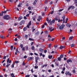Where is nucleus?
<instances>
[{
  "label": "nucleus",
  "instance_id": "49",
  "mask_svg": "<svg viewBox=\"0 0 77 77\" xmlns=\"http://www.w3.org/2000/svg\"><path fill=\"white\" fill-rule=\"evenodd\" d=\"M58 15H61V14L60 13V12H58L57 13Z\"/></svg>",
  "mask_w": 77,
  "mask_h": 77
},
{
  "label": "nucleus",
  "instance_id": "12",
  "mask_svg": "<svg viewBox=\"0 0 77 77\" xmlns=\"http://www.w3.org/2000/svg\"><path fill=\"white\" fill-rule=\"evenodd\" d=\"M73 39V36L70 37L69 38V40H72Z\"/></svg>",
  "mask_w": 77,
  "mask_h": 77
},
{
  "label": "nucleus",
  "instance_id": "5",
  "mask_svg": "<svg viewBox=\"0 0 77 77\" xmlns=\"http://www.w3.org/2000/svg\"><path fill=\"white\" fill-rule=\"evenodd\" d=\"M24 23V20H22L20 23V25H22V24H23Z\"/></svg>",
  "mask_w": 77,
  "mask_h": 77
},
{
  "label": "nucleus",
  "instance_id": "53",
  "mask_svg": "<svg viewBox=\"0 0 77 77\" xmlns=\"http://www.w3.org/2000/svg\"><path fill=\"white\" fill-rule=\"evenodd\" d=\"M17 37H18V38H19V39H20V38H21V36H20V35H18Z\"/></svg>",
  "mask_w": 77,
  "mask_h": 77
},
{
  "label": "nucleus",
  "instance_id": "48",
  "mask_svg": "<svg viewBox=\"0 0 77 77\" xmlns=\"http://www.w3.org/2000/svg\"><path fill=\"white\" fill-rule=\"evenodd\" d=\"M24 19L25 20H26L27 19V17L26 16H24Z\"/></svg>",
  "mask_w": 77,
  "mask_h": 77
},
{
  "label": "nucleus",
  "instance_id": "6",
  "mask_svg": "<svg viewBox=\"0 0 77 77\" xmlns=\"http://www.w3.org/2000/svg\"><path fill=\"white\" fill-rule=\"evenodd\" d=\"M39 51H40V52H41V53H43V51H44V50L42 48H40L39 49Z\"/></svg>",
  "mask_w": 77,
  "mask_h": 77
},
{
  "label": "nucleus",
  "instance_id": "50",
  "mask_svg": "<svg viewBox=\"0 0 77 77\" xmlns=\"http://www.w3.org/2000/svg\"><path fill=\"white\" fill-rule=\"evenodd\" d=\"M3 14L2 13V14H0V16H3Z\"/></svg>",
  "mask_w": 77,
  "mask_h": 77
},
{
  "label": "nucleus",
  "instance_id": "63",
  "mask_svg": "<svg viewBox=\"0 0 77 77\" xmlns=\"http://www.w3.org/2000/svg\"><path fill=\"white\" fill-rule=\"evenodd\" d=\"M11 60H9L8 62V63H11Z\"/></svg>",
  "mask_w": 77,
  "mask_h": 77
},
{
  "label": "nucleus",
  "instance_id": "42",
  "mask_svg": "<svg viewBox=\"0 0 77 77\" xmlns=\"http://www.w3.org/2000/svg\"><path fill=\"white\" fill-rule=\"evenodd\" d=\"M54 20L56 21H57L58 20V19L56 17L54 18Z\"/></svg>",
  "mask_w": 77,
  "mask_h": 77
},
{
  "label": "nucleus",
  "instance_id": "20",
  "mask_svg": "<svg viewBox=\"0 0 77 77\" xmlns=\"http://www.w3.org/2000/svg\"><path fill=\"white\" fill-rule=\"evenodd\" d=\"M22 50H23V51H25L26 50V49L25 47H23Z\"/></svg>",
  "mask_w": 77,
  "mask_h": 77
},
{
  "label": "nucleus",
  "instance_id": "2",
  "mask_svg": "<svg viewBox=\"0 0 77 77\" xmlns=\"http://www.w3.org/2000/svg\"><path fill=\"white\" fill-rule=\"evenodd\" d=\"M65 25H62L61 26H60L59 27V29L60 30H63V28L65 27Z\"/></svg>",
  "mask_w": 77,
  "mask_h": 77
},
{
  "label": "nucleus",
  "instance_id": "35",
  "mask_svg": "<svg viewBox=\"0 0 77 77\" xmlns=\"http://www.w3.org/2000/svg\"><path fill=\"white\" fill-rule=\"evenodd\" d=\"M28 9H29V10H31V9H32L31 8V7H28Z\"/></svg>",
  "mask_w": 77,
  "mask_h": 77
},
{
  "label": "nucleus",
  "instance_id": "64",
  "mask_svg": "<svg viewBox=\"0 0 77 77\" xmlns=\"http://www.w3.org/2000/svg\"><path fill=\"white\" fill-rule=\"evenodd\" d=\"M15 41H17V38H16L14 39Z\"/></svg>",
  "mask_w": 77,
  "mask_h": 77
},
{
  "label": "nucleus",
  "instance_id": "62",
  "mask_svg": "<svg viewBox=\"0 0 77 77\" xmlns=\"http://www.w3.org/2000/svg\"><path fill=\"white\" fill-rule=\"evenodd\" d=\"M29 26H30V25H27V27H28V28H29Z\"/></svg>",
  "mask_w": 77,
  "mask_h": 77
},
{
  "label": "nucleus",
  "instance_id": "43",
  "mask_svg": "<svg viewBox=\"0 0 77 77\" xmlns=\"http://www.w3.org/2000/svg\"><path fill=\"white\" fill-rule=\"evenodd\" d=\"M70 9H71V6H70L69 7V8H68V10L69 11Z\"/></svg>",
  "mask_w": 77,
  "mask_h": 77
},
{
  "label": "nucleus",
  "instance_id": "11",
  "mask_svg": "<svg viewBox=\"0 0 77 77\" xmlns=\"http://www.w3.org/2000/svg\"><path fill=\"white\" fill-rule=\"evenodd\" d=\"M65 46H61L60 47V49L61 50H62V48H65Z\"/></svg>",
  "mask_w": 77,
  "mask_h": 77
},
{
  "label": "nucleus",
  "instance_id": "41",
  "mask_svg": "<svg viewBox=\"0 0 77 77\" xmlns=\"http://www.w3.org/2000/svg\"><path fill=\"white\" fill-rule=\"evenodd\" d=\"M29 49V48L28 47V46H26V51L28 50V49Z\"/></svg>",
  "mask_w": 77,
  "mask_h": 77
},
{
  "label": "nucleus",
  "instance_id": "37",
  "mask_svg": "<svg viewBox=\"0 0 77 77\" xmlns=\"http://www.w3.org/2000/svg\"><path fill=\"white\" fill-rule=\"evenodd\" d=\"M52 22L53 23H55V20H53Z\"/></svg>",
  "mask_w": 77,
  "mask_h": 77
},
{
  "label": "nucleus",
  "instance_id": "40",
  "mask_svg": "<svg viewBox=\"0 0 77 77\" xmlns=\"http://www.w3.org/2000/svg\"><path fill=\"white\" fill-rule=\"evenodd\" d=\"M5 60H4L1 62V63H4V62H5Z\"/></svg>",
  "mask_w": 77,
  "mask_h": 77
},
{
  "label": "nucleus",
  "instance_id": "17",
  "mask_svg": "<svg viewBox=\"0 0 77 77\" xmlns=\"http://www.w3.org/2000/svg\"><path fill=\"white\" fill-rule=\"evenodd\" d=\"M0 38H2V39H3V38H4V36L1 35H0Z\"/></svg>",
  "mask_w": 77,
  "mask_h": 77
},
{
  "label": "nucleus",
  "instance_id": "33",
  "mask_svg": "<svg viewBox=\"0 0 77 77\" xmlns=\"http://www.w3.org/2000/svg\"><path fill=\"white\" fill-rule=\"evenodd\" d=\"M48 3V0H46L45 2V4H47Z\"/></svg>",
  "mask_w": 77,
  "mask_h": 77
},
{
  "label": "nucleus",
  "instance_id": "56",
  "mask_svg": "<svg viewBox=\"0 0 77 77\" xmlns=\"http://www.w3.org/2000/svg\"><path fill=\"white\" fill-rule=\"evenodd\" d=\"M29 40L30 41H33V39H32V38H29Z\"/></svg>",
  "mask_w": 77,
  "mask_h": 77
},
{
  "label": "nucleus",
  "instance_id": "22",
  "mask_svg": "<svg viewBox=\"0 0 77 77\" xmlns=\"http://www.w3.org/2000/svg\"><path fill=\"white\" fill-rule=\"evenodd\" d=\"M25 38L26 39H27V38H28V35H25Z\"/></svg>",
  "mask_w": 77,
  "mask_h": 77
},
{
  "label": "nucleus",
  "instance_id": "16",
  "mask_svg": "<svg viewBox=\"0 0 77 77\" xmlns=\"http://www.w3.org/2000/svg\"><path fill=\"white\" fill-rule=\"evenodd\" d=\"M16 52L17 53H20V51H18V48H17L16 50Z\"/></svg>",
  "mask_w": 77,
  "mask_h": 77
},
{
  "label": "nucleus",
  "instance_id": "23",
  "mask_svg": "<svg viewBox=\"0 0 77 77\" xmlns=\"http://www.w3.org/2000/svg\"><path fill=\"white\" fill-rule=\"evenodd\" d=\"M27 29V27H25L23 29V31H26V30Z\"/></svg>",
  "mask_w": 77,
  "mask_h": 77
},
{
  "label": "nucleus",
  "instance_id": "8",
  "mask_svg": "<svg viewBox=\"0 0 77 77\" xmlns=\"http://www.w3.org/2000/svg\"><path fill=\"white\" fill-rule=\"evenodd\" d=\"M41 17V16H39L37 19L38 21H40V20L42 19Z\"/></svg>",
  "mask_w": 77,
  "mask_h": 77
},
{
  "label": "nucleus",
  "instance_id": "29",
  "mask_svg": "<svg viewBox=\"0 0 77 77\" xmlns=\"http://www.w3.org/2000/svg\"><path fill=\"white\" fill-rule=\"evenodd\" d=\"M11 77H13L14 76V73L11 74Z\"/></svg>",
  "mask_w": 77,
  "mask_h": 77
},
{
  "label": "nucleus",
  "instance_id": "46",
  "mask_svg": "<svg viewBox=\"0 0 77 77\" xmlns=\"http://www.w3.org/2000/svg\"><path fill=\"white\" fill-rule=\"evenodd\" d=\"M11 50H13V46H11Z\"/></svg>",
  "mask_w": 77,
  "mask_h": 77
},
{
  "label": "nucleus",
  "instance_id": "59",
  "mask_svg": "<svg viewBox=\"0 0 77 77\" xmlns=\"http://www.w3.org/2000/svg\"><path fill=\"white\" fill-rule=\"evenodd\" d=\"M44 66H45V65H42V68H44Z\"/></svg>",
  "mask_w": 77,
  "mask_h": 77
},
{
  "label": "nucleus",
  "instance_id": "51",
  "mask_svg": "<svg viewBox=\"0 0 77 77\" xmlns=\"http://www.w3.org/2000/svg\"><path fill=\"white\" fill-rule=\"evenodd\" d=\"M38 68V66H35V69H37V68Z\"/></svg>",
  "mask_w": 77,
  "mask_h": 77
},
{
  "label": "nucleus",
  "instance_id": "21",
  "mask_svg": "<svg viewBox=\"0 0 77 77\" xmlns=\"http://www.w3.org/2000/svg\"><path fill=\"white\" fill-rule=\"evenodd\" d=\"M53 57V56L52 55H49L48 56V57L49 59H51V58H52V57Z\"/></svg>",
  "mask_w": 77,
  "mask_h": 77
},
{
  "label": "nucleus",
  "instance_id": "47",
  "mask_svg": "<svg viewBox=\"0 0 77 77\" xmlns=\"http://www.w3.org/2000/svg\"><path fill=\"white\" fill-rule=\"evenodd\" d=\"M20 6H21V3H20L19 5H18V7H20Z\"/></svg>",
  "mask_w": 77,
  "mask_h": 77
},
{
  "label": "nucleus",
  "instance_id": "60",
  "mask_svg": "<svg viewBox=\"0 0 77 77\" xmlns=\"http://www.w3.org/2000/svg\"><path fill=\"white\" fill-rule=\"evenodd\" d=\"M39 54H40V56H42V53H40Z\"/></svg>",
  "mask_w": 77,
  "mask_h": 77
},
{
  "label": "nucleus",
  "instance_id": "9",
  "mask_svg": "<svg viewBox=\"0 0 77 77\" xmlns=\"http://www.w3.org/2000/svg\"><path fill=\"white\" fill-rule=\"evenodd\" d=\"M71 26V25L69 23H68L66 25V26L68 27H70Z\"/></svg>",
  "mask_w": 77,
  "mask_h": 77
},
{
  "label": "nucleus",
  "instance_id": "55",
  "mask_svg": "<svg viewBox=\"0 0 77 77\" xmlns=\"http://www.w3.org/2000/svg\"><path fill=\"white\" fill-rule=\"evenodd\" d=\"M30 77V75H26L25 76V77Z\"/></svg>",
  "mask_w": 77,
  "mask_h": 77
},
{
  "label": "nucleus",
  "instance_id": "27",
  "mask_svg": "<svg viewBox=\"0 0 77 77\" xmlns=\"http://www.w3.org/2000/svg\"><path fill=\"white\" fill-rule=\"evenodd\" d=\"M71 7L72 9H74V8H75V7L74 6H71Z\"/></svg>",
  "mask_w": 77,
  "mask_h": 77
},
{
  "label": "nucleus",
  "instance_id": "61",
  "mask_svg": "<svg viewBox=\"0 0 77 77\" xmlns=\"http://www.w3.org/2000/svg\"><path fill=\"white\" fill-rule=\"evenodd\" d=\"M65 68L64 67L63 68V71H65Z\"/></svg>",
  "mask_w": 77,
  "mask_h": 77
},
{
  "label": "nucleus",
  "instance_id": "25",
  "mask_svg": "<svg viewBox=\"0 0 77 77\" xmlns=\"http://www.w3.org/2000/svg\"><path fill=\"white\" fill-rule=\"evenodd\" d=\"M7 12V11H2V13L3 14H6Z\"/></svg>",
  "mask_w": 77,
  "mask_h": 77
},
{
  "label": "nucleus",
  "instance_id": "24",
  "mask_svg": "<svg viewBox=\"0 0 77 77\" xmlns=\"http://www.w3.org/2000/svg\"><path fill=\"white\" fill-rule=\"evenodd\" d=\"M31 49L32 50H33L35 49V47L34 46H32Z\"/></svg>",
  "mask_w": 77,
  "mask_h": 77
},
{
  "label": "nucleus",
  "instance_id": "26",
  "mask_svg": "<svg viewBox=\"0 0 77 77\" xmlns=\"http://www.w3.org/2000/svg\"><path fill=\"white\" fill-rule=\"evenodd\" d=\"M58 60H59V61H60V60H61V58H60V57H58Z\"/></svg>",
  "mask_w": 77,
  "mask_h": 77
},
{
  "label": "nucleus",
  "instance_id": "28",
  "mask_svg": "<svg viewBox=\"0 0 77 77\" xmlns=\"http://www.w3.org/2000/svg\"><path fill=\"white\" fill-rule=\"evenodd\" d=\"M32 22V21H30L29 22V23H28V25H29V26H30V25H31V22Z\"/></svg>",
  "mask_w": 77,
  "mask_h": 77
},
{
  "label": "nucleus",
  "instance_id": "19",
  "mask_svg": "<svg viewBox=\"0 0 77 77\" xmlns=\"http://www.w3.org/2000/svg\"><path fill=\"white\" fill-rule=\"evenodd\" d=\"M19 47H21V48H22L23 47V44H21Z\"/></svg>",
  "mask_w": 77,
  "mask_h": 77
},
{
  "label": "nucleus",
  "instance_id": "13",
  "mask_svg": "<svg viewBox=\"0 0 77 77\" xmlns=\"http://www.w3.org/2000/svg\"><path fill=\"white\" fill-rule=\"evenodd\" d=\"M50 23L51 25H52V24H53L52 22V21H51L49 20L48 22V23Z\"/></svg>",
  "mask_w": 77,
  "mask_h": 77
},
{
  "label": "nucleus",
  "instance_id": "32",
  "mask_svg": "<svg viewBox=\"0 0 77 77\" xmlns=\"http://www.w3.org/2000/svg\"><path fill=\"white\" fill-rule=\"evenodd\" d=\"M63 55L62 54L60 55V58H63Z\"/></svg>",
  "mask_w": 77,
  "mask_h": 77
},
{
  "label": "nucleus",
  "instance_id": "38",
  "mask_svg": "<svg viewBox=\"0 0 77 77\" xmlns=\"http://www.w3.org/2000/svg\"><path fill=\"white\" fill-rule=\"evenodd\" d=\"M62 18H63V20H65V16H63Z\"/></svg>",
  "mask_w": 77,
  "mask_h": 77
},
{
  "label": "nucleus",
  "instance_id": "30",
  "mask_svg": "<svg viewBox=\"0 0 77 77\" xmlns=\"http://www.w3.org/2000/svg\"><path fill=\"white\" fill-rule=\"evenodd\" d=\"M9 61V58H8L7 59V64H8V63H9L8 62Z\"/></svg>",
  "mask_w": 77,
  "mask_h": 77
},
{
  "label": "nucleus",
  "instance_id": "57",
  "mask_svg": "<svg viewBox=\"0 0 77 77\" xmlns=\"http://www.w3.org/2000/svg\"><path fill=\"white\" fill-rule=\"evenodd\" d=\"M12 29L11 28H10L8 30H10V31H12Z\"/></svg>",
  "mask_w": 77,
  "mask_h": 77
},
{
  "label": "nucleus",
  "instance_id": "54",
  "mask_svg": "<svg viewBox=\"0 0 77 77\" xmlns=\"http://www.w3.org/2000/svg\"><path fill=\"white\" fill-rule=\"evenodd\" d=\"M23 58H24V59H26V58H27V56L25 55L24 57Z\"/></svg>",
  "mask_w": 77,
  "mask_h": 77
},
{
  "label": "nucleus",
  "instance_id": "15",
  "mask_svg": "<svg viewBox=\"0 0 77 77\" xmlns=\"http://www.w3.org/2000/svg\"><path fill=\"white\" fill-rule=\"evenodd\" d=\"M23 18V17H20L19 18H18V20L19 21H20L21 19Z\"/></svg>",
  "mask_w": 77,
  "mask_h": 77
},
{
  "label": "nucleus",
  "instance_id": "14",
  "mask_svg": "<svg viewBox=\"0 0 77 77\" xmlns=\"http://www.w3.org/2000/svg\"><path fill=\"white\" fill-rule=\"evenodd\" d=\"M36 3H37V1H36V0H35L34 2V3H33V5H36Z\"/></svg>",
  "mask_w": 77,
  "mask_h": 77
},
{
  "label": "nucleus",
  "instance_id": "10",
  "mask_svg": "<svg viewBox=\"0 0 77 77\" xmlns=\"http://www.w3.org/2000/svg\"><path fill=\"white\" fill-rule=\"evenodd\" d=\"M72 62V60H68L67 61V63H69V62L71 63V62Z\"/></svg>",
  "mask_w": 77,
  "mask_h": 77
},
{
  "label": "nucleus",
  "instance_id": "52",
  "mask_svg": "<svg viewBox=\"0 0 77 77\" xmlns=\"http://www.w3.org/2000/svg\"><path fill=\"white\" fill-rule=\"evenodd\" d=\"M48 72H51V69H49L48 70Z\"/></svg>",
  "mask_w": 77,
  "mask_h": 77
},
{
  "label": "nucleus",
  "instance_id": "34",
  "mask_svg": "<svg viewBox=\"0 0 77 77\" xmlns=\"http://www.w3.org/2000/svg\"><path fill=\"white\" fill-rule=\"evenodd\" d=\"M51 46V44H50L48 45V47L49 48H50Z\"/></svg>",
  "mask_w": 77,
  "mask_h": 77
},
{
  "label": "nucleus",
  "instance_id": "36",
  "mask_svg": "<svg viewBox=\"0 0 77 77\" xmlns=\"http://www.w3.org/2000/svg\"><path fill=\"white\" fill-rule=\"evenodd\" d=\"M11 65V64H7L6 65V67H9V65Z\"/></svg>",
  "mask_w": 77,
  "mask_h": 77
},
{
  "label": "nucleus",
  "instance_id": "4",
  "mask_svg": "<svg viewBox=\"0 0 77 77\" xmlns=\"http://www.w3.org/2000/svg\"><path fill=\"white\" fill-rule=\"evenodd\" d=\"M65 74L66 75H70V76H71V73H69V72H66L65 73Z\"/></svg>",
  "mask_w": 77,
  "mask_h": 77
},
{
  "label": "nucleus",
  "instance_id": "3",
  "mask_svg": "<svg viewBox=\"0 0 77 77\" xmlns=\"http://www.w3.org/2000/svg\"><path fill=\"white\" fill-rule=\"evenodd\" d=\"M49 30L50 32H52V31L54 30V29H53L52 27H49Z\"/></svg>",
  "mask_w": 77,
  "mask_h": 77
},
{
  "label": "nucleus",
  "instance_id": "58",
  "mask_svg": "<svg viewBox=\"0 0 77 77\" xmlns=\"http://www.w3.org/2000/svg\"><path fill=\"white\" fill-rule=\"evenodd\" d=\"M62 39H63V40H65V37H63Z\"/></svg>",
  "mask_w": 77,
  "mask_h": 77
},
{
  "label": "nucleus",
  "instance_id": "39",
  "mask_svg": "<svg viewBox=\"0 0 77 77\" xmlns=\"http://www.w3.org/2000/svg\"><path fill=\"white\" fill-rule=\"evenodd\" d=\"M63 10V9H60L58 11L59 12H61V11H62Z\"/></svg>",
  "mask_w": 77,
  "mask_h": 77
},
{
  "label": "nucleus",
  "instance_id": "44",
  "mask_svg": "<svg viewBox=\"0 0 77 77\" xmlns=\"http://www.w3.org/2000/svg\"><path fill=\"white\" fill-rule=\"evenodd\" d=\"M72 72L73 73H75V70H72Z\"/></svg>",
  "mask_w": 77,
  "mask_h": 77
},
{
  "label": "nucleus",
  "instance_id": "18",
  "mask_svg": "<svg viewBox=\"0 0 77 77\" xmlns=\"http://www.w3.org/2000/svg\"><path fill=\"white\" fill-rule=\"evenodd\" d=\"M71 47H74L75 46V44H72L71 45Z\"/></svg>",
  "mask_w": 77,
  "mask_h": 77
},
{
  "label": "nucleus",
  "instance_id": "45",
  "mask_svg": "<svg viewBox=\"0 0 77 77\" xmlns=\"http://www.w3.org/2000/svg\"><path fill=\"white\" fill-rule=\"evenodd\" d=\"M54 12V11H52L51 12V14H53Z\"/></svg>",
  "mask_w": 77,
  "mask_h": 77
},
{
  "label": "nucleus",
  "instance_id": "31",
  "mask_svg": "<svg viewBox=\"0 0 77 77\" xmlns=\"http://www.w3.org/2000/svg\"><path fill=\"white\" fill-rule=\"evenodd\" d=\"M13 1H14V0H9V2H11V3H13Z\"/></svg>",
  "mask_w": 77,
  "mask_h": 77
},
{
  "label": "nucleus",
  "instance_id": "7",
  "mask_svg": "<svg viewBox=\"0 0 77 77\" xmlns=\"http://www.w3.org/2000/svg\"><path fill=\"white\" fill-rule=\"evenodd\" d=\"M33 59V58L32 57H29L28 59V60L29 61L30 60H32Z\"/></svg>",
  "mask_w": 77,
  "mask_h": 77
},
{
  "label": "nucleus",
  "instance_id": "1",
  "mask_svg": "<svg viewBox=\"0 0 77 77\" xmlns=\"http://www.w3.org/2000/svg\"><path fill=\"white\" fill-rule=\"evenodd\" d=\"M4 19L5 20H8L10 19V17L8 15H5L3 17Z\"/></svg>",
  "mask_w": 77,
  "mask_h": 77
}]
</instances>
